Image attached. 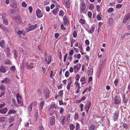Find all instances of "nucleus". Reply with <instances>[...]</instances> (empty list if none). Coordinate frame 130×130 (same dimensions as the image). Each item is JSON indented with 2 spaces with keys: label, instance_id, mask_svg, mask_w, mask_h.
I'll return each instance as SVG.
<instances>
[{
  "label": "nucleus",
  "instance_id": "nucleus-1",
  "mask_svg": "<svg viewBox=\"0 0 130 130\" xmlns=\"http://www.w3.org/2000/svg\"><path fill=\"white\" fill-rule=\"evenodd\" d=\"M79 8L80 13H84V12L86 8V4L84 2H81L79 6Z\"/></svg>",
  "mask_w": 130,
  "mask_h": 130
},
{
  "label": "nucleus",
  "instance_id": "nucleus-2",
  "mask_svg": "<svg viewBox=\"0 0 130 130\" xmlns=\"http://www.w3.org/2000/svg\"><path fill=\"white\" fill-rule=\"evenodd\" d=\"M81 67V64L78 63L74 65L73 67L74 72L75 73H77L80 69Z\"/></svg>",
  "mask_w": 130,
  "mask_h": 130
},
{
  "label": "nucleus",
  "instance_id": "nucleus-3",
  "mask_svg": "<svg viewBox=\"0 0 130 130\" xmlns=\"http://www.w3.org/2000/svg\"><path fill=\"white\" fill-rule=\"evenodd\" d=\"M119 111L118 110L115 111L114 113H113L112 118L114 121H116L117 120L119 116Z\"/></svg>",
  "mask_w": 130,
  "mask_h": 130
},
{
  "label": "nucleus",
  "instance_id": "nucleus-4",
  "mask_svg": "<svg viewBox=\"0 0 130 130\" xmlns=\"http://www.w3.org/2000/svg\"><path fill=\"white\" fill-rule=\"evenodd\" d=\"M16 98L18 103L20 106H21L22 104L21 102V100L22 99V96L19 95V94L18 93L17 94Z\"/></svg>",
  "mask_w": 130,
  "mask_h": 130
},
{
  "label": "nucleus",
  "instance_id": "nucleus-5",
  "mask_svg": "<svg viewBox=\"0 0 130 130\" xmlns=\"http://www.w3.org/2000/svg\"><path fill=\"white\" fill-rule=\"evenodd\" d=\"M113 101L115 104H119L121 103V100L120 98L118 97V96H115L113 99Z\"/></svg>",
  "mask_w": 130,
  "mask_h": 130
},
{
  "label": "nucleus",
  "instance_id": "nucleus-6",
  "mask_svg": "<svg viewBox=\"0 0 130 130\" xmlns=\"http://www.w3.org/2000/svg\"><path fill=\"white\" fill-rule=\"evenodd\" d=\"M130 19V13H128L124 16L123 21L124 23H125L128 20Z\"/></svg>",
  "mask_w": 130,
  "mask_h": 130
},
{
  "label": "nucleus",
  "instance_id": "nucleus-7",
  "mask_svg": "<svg viewBox=\"0 0 130 130\" xmlns=\"http://www.w3.org/2000/svg\"><path fill=\"white\" fill-rule=\"evenodd\" d=\"M10 6L13 8H16L17 7V4L16 2L14 0H11L10 4Z\"/></svg>",
  "mask_w": 130,
  "mask_h": 130
},
{
  "label": "nucleus",
  "instance_id": "nucleus-8",
  "mask_svg": "<svg viewBox=\"0 0 130 130\" xmlns=\"http://www.w3.org/2000/svg\"><path fill=\"white\" fill-rule=\"evenodd\" d=\"M10 82L11 80L10 79L6 77L1 81V83L2 84L5 83L6 84L10 83Z\"/></svg>",
  "mask_w": 130,
  "mask_h": 130
},
{
  "label": "nucleus",
  "instance_id": "nucleus-9",
  "mask_svg": "<svg viewBox=\"0 0 130 130\" xmlns=\"http://www.w3.org/2000/svg\"><path fill=\"white\" fill-rule=\"evenodd\" d=\"M50 92L48 90H44L43 92V93L45 96V98L46 99H48L50 97Z\"/></svg>",
  "mask_w": 130,
  "mask_h": 130
},
{
  "label": "nucleus",
  "instance_id": "nucleus-10",
  "mask_svg": "<svg viewBox=\"0 0 130 130\" xmlns=\"http://www.w3.org/2000/svg\"><path fill=\"white\" fill-rule=\"evenodd\" d=\"M13 19L14 20L18 23H21L22 22L21 18L20 16H18Z\"/></svg>",
  "mask_w": 130,
  "mask_h": 130
},
{
  "label": "nucleus",
  "instance_id": "nucleus-11",
  "mask_svg": "<svg viewBox=\"0 0 130 130\" xmlns=\"http://www.w3.org/2000/svg\"><path fill=\"white\" fill-rule=\"evenodd\" d=\"M55 116H53L51 117L50 119V124L51 125H53L55 123Z\"/></svg>",
  "mask_w": 130,
  "mask_h": 130
},
{
  "label": "nucleus",
  "instance_id": "nucleus-12",
  "mask_svg": "<svg viewBox=\"0 0 130 130\" xmlns=\"http://www.w3.org/2000/svg\"><path fill=\"white\" fill-rule=\"evenodd\" d=\"M26 68L28 69H31L33 68L34 67L33 66L34 64L33 63L31 62L28 65V63H26Z\"/></svg>",
  "mask_w": 130,
  "mask_h": 130
},
{
  "label": "nucleus",
  "instance_id": "nucleus-13",
  "mask_svg": "<svg viewBox=\"0 0 130 130\" xmlns=\"http://www.w3.org/2000/svg\"><path fill=\"white\" fill-rule=\"evenodd\" d=\"M36 14L37 17L38 18H41L42 17L43 14L41 13V10L39 9L36 10Z\"/></svg>",
  "mask_w": 130,
  "mask_h": 130
},
{
  "label": "nucleus",
  "instance_id": "nucleus-14",
  "mask_svg": "<svg viewBox=\"0 0 130 130\" xmlns=\"http://www.w3.org/2000/svg\"><path fill=\"white\" fill-rule=\"evenodd\" d=\"M59 7H60L59 6L57 5L56 7L55 8L53 9L52 10V13L54 15H55L57 14L59 11L58 8Z\"/></svg>",
  "mask_w": 130,
  "mask_h": 130
},
{
  "label": "nucleus",
  "instance_id": "nucleus-15",
  "mask_svg": "<svg viewBox=\"0 0 130 130\" xmlns=\"http://www.w3.org/2000/svg\"><path fill=\"white\" fill-rule=\"evenodd\" d=\"M91 102L90 101L88 102L87 103L86 105L85 108L86 109V112L87 113L89 110V109L90 107Z\"/></svg>",
  "mask_w": 130,
  "mask_h": 130
},
{
  "label": "nucleus",
  "instance_id": "nucleus-16",
  "mask_svg": "<svg viewBox=\"0 0 130 130\" xmlns=\"http://www.w3.org/2000/svg\"><path fill=\"white\" fill-rule=\"evenodd\" d=\"M52 57L51 55L49 56L48 57L47 61L46 58H45L44 61L46 62V63L47 64H49L50 63H51L52 61Z\"/></svg>",
  "mask_w": 130,
  "mask_h": 130
},
{
  "label": "nucleus",
  "instance_id": "nucleus-17",
  "mask_svg": "<svg viewBox=\"0 0 130 130\" xmlns=\"http://www.w3.org/2000/svg\"><path fill=\"white\" fill-rule=\"evenodd\" d=\"M122 102L123 103L126 104L127 103L128 100H126L125 96V95L124 94L122 96Z\"/></svg>",
  "mask_w": 130,
  "mask_h": 130
},
{
  "label": "nucleus",
  "instance_id": "nucleus-18",
  "mask_svg": "<svg viewBox=\"0 0 130 130\" xmlns=\"http://www.w3.org/2000/svg\"><path fill=\"white\" fill-rule=\"evenodd\" d=\"M80 81L82 82L81 84L82 85L84 84L87 82L86 79L84 76L82 77L80 79Z\"/></svg>",
  "mask_w": 130,
  "mask_h": 130
},
{
  "label": "nucleus",
  "instance_id": "nucleus-19",
  "mask_svg": "<svg viewBox=\"0 0 130 130\" xmlns=\"http://www.w3.org/2000/svg\"><path fill=\"white\" fill-rule=\"evenodd\" d=\"M95 28L94 26H92L91 27L88 29V32L91 34H92L94 31Z\"/></svg>",
  "mask_w": 130,
  "mask_h": 130
},
{
  "label": "nucleus",
  "instance_id": "nucleus-20",
  "mask_svg": "<svg viewBox=\"0 0 130 130\" xmlns=\"http://www.w3.org/2000/svg\"><path fill=\"white\" fill-rule=\"evenodd\" d=\"M7 108L6 107H5L0 110V113L2 114H5L7 112Z\"/></svg>",
  "mask_w": 130,
  "mask_h": 130
},
{
  "label": "nucleus",
  "instance_id": "nucleus-21",
  "mask_svg": "<svg viewBox=\"0 0 130 130\" xmlns=\"http://www.w3.org/2000/svg\"><path fill=\"white\" fill-rule=\"evenodd\" d=\"M0 28L3 30L4 31H8V30L4 25L0 24Z\"/></svg>",
  "mask_w": 130,
  "mask_h": 130
},
{
  "label": "nucleus",
  "instance_id": "nucleus-22",
  "mask_svg": "<svg viewBox=\"0 0 130 130\" xmlns=\"http://www.w3.org/2000/svg\"><path fill=\"white\" fill-rule=\"evenodd\" d=\"M44 105V100L42 99L40 104L39 109L42 110Z\"/></svg>",
  "mask_w": 130,
  "mask_h": 130
},
{
  "label": "nucleus",
  "instance_id": "nucleus-23",
  "mask_svg": "<svg viewBox=\"0 0 130 130\" xmlns=\"http://www.w3.org/2000/svg\"><path fill=\"white\" fill-rule=\"evenodd\" d=\"M6 68L3 66H1L0 67V71L2 73H5L6 72Z\"/></svg>",
  "mask_w": 130,
  "mask_h": 130
},
{
  "label": "nucleus",
  "instance_id": "nucleus-24",
  "mask_svg": "<svg viewBox=\"0 0 130 130\" xmlns=\"http://www.w3.org/2000/svg\"><path fill=\"white\" fill-rule=\"evenodd\" d=\"M37 27V24H35L33 25H31L29 27L30 31L34 29Z\"/></svg>",
  "mask_w": 130,
  "mask_h": 130
},
{
  "label": "nucleus",
  "instance_id": "nucleus-25",
  "mask_svg": "<svg viewBox=\"0 0 130 130\" xmlns=\"http://www.w3.org/2000/svg\"><path fill=\"white\" fill-rule=\"evenodd\" d=\"M5 42L4 40H2L0 42V45L1 47L3 48H4L5 46L6 43Z\"/></svg>",
  "mask_w": 130,
  "mask_h": 130
},
{
  "label": "nucleus",
  "instance_id": "nucleus-26",
  "mask_svg": "<svg viewBox=\"0 0 130 130\" xmlns=\"http://www.w3.org/2000/svg\"><path fill=\"white\" fill-rule=\"evenodd\" d=\"M17 34L19 35H20L21 34H22L23 36H24L25 35V34L24 31H21L20 30H19L17 32Z\"/></svg>",
  "mask_w": 130,
  "mask_h": 130
},
{
  "label": "nucleus",
  "instance_id": "nucleus-27",
  "mask_svg": "<svg viewBox=\"0 0 130 130\" xmlns=\"http://www.w3.org/2000/svg\"><path fill=\"white\" fill-rule=\"evenodd\" d=\"M72 82V80H70L68 83L67 86V88L68 90H69L70 89V86Z\"/></svg>",
  "mask_w": 130,
  "mask_h": 130
},
{
  "label": "nucleus",
  "instance_id": "nucleus-28",
  "mask_svg": "<svg viewBox=\"0 0 130 130\" xmlns=\"http://www.w3.org/2000/svg\"><path fill=\"white\" fill-rule=\"evenodd\" d=\"M16 111H15V110L14 109H12L10 110L8 112V113L9 114L11 115V114H16Z\"/></svg>",
  "mask_w": 130,
  "mask_h": 130
},
{
  "label": "nucleus",
  "instance_id": "nucleus-29",
  "mask_svg": "<svg viewBox=\"0 0 130 130\" xmlns=\"http://www.w3.org/2000/svg\"><path fill=\"white\" fill-rule=\"evenodd\" d=\"M6 88V87L4 85L2 84L0 86V89L1 91L4 90Z\"/></svg>",
  "mask_w": 130,
  "mask_h": 130
},
{
  "label": "nucleus",
  "instance_id": "nucleus-30",
  "mask_svg": "<svg viewBox=\"0 0 130 130\" xmlns=\"http://www.w3.org/2000/svg\"><path fill=\"white\" fill-rule=\"evenodd\" d=\"M94 6L93 4H90L88 6V8L89 10H92L94 8Z\"/></svg>",
  "mask_w": 130,
  "mask_h": 130
},
{
  "label": "nucleus",
  "instance_id": "nucleus-31",
  "mask_svg": "<svg viewBox=\"0 0 130 130\" xmlns=\"http://www.w3.org/2000/svg\"><path fill=\"white\" fill-rule=\"evenodd\" d=\"M65 6L67 8L70 7V3L69 1H66Z\"/></svg>",
  "mask_w": 130,
  "mask_h": 130
},
{
  "label": "nucleus",
  "instance_id": "nucleus-32",
  "mask_svg": "<svg viewBox=\"0 0 130 130\" xmlns=\"http://www.w3.org/2000/svg\"><path fill=\"white\" fill-rule=\"evenodd\" d=\"M5 63L6 64L11 65V62L10 60L8 59H7L5 60Z\"/></svg>",
  "mask_w": 130,
  "mask_h": 130
},
{
  "label": "nucleus",
  "instance_id": "nucleus-33",
  "mask_svg": "<svg viewBox=\"0 0 130 130\" xmlns=\"http://www.w3.org/2000/svg\"><path fill=\"white\" fill-rule=\"evenodd\" d=\"M12 101L13 103L14 104V105L16 107H18L19 106L16 103V101L15 99L14 98H13L12 99Z\"/></svg>",
  "mask_w": 130,
  "mask_h": 130
},
{
  "label": "nucleus",
  "instance_id": "nucleus-34",
  "mask_svg": "<svg viewBox=\"0 0 130 130\" xmlns=\"http://www.w3.org/2000/svg\"><path fill=\"white\" fill-rule=\"evenodd\" d=\"M75 126L73 124H70L69 125V128L70 130H73L75 128Z\"/></svg>",
  "mask_w": 130,
  "mask_h": 130
},
{
  "label": "nucleus",
  "instance_id": "nucleus-35",
  "mask_svg": "<svg viewBox=\"0 0 130 130\" xmlns=\"http://www.w3.org/2000/svg\"><path fill=\"white\" fill-rule=\"evenodd\" d=\"M6 118L5 117H1L0 118V123H3L4 122L5 120V119Z\"/></svg>",
  "mask_w": 130,
  "mask_h": 130
},
{
  "label": "nucleus",
  "instance_id": "nucleus-36",
  "mask_svg": "<svg viewBox=\"0 0 130 130\" xmlns=\"http://www.w3.org/2000/svg\"><path fill=\"white\" fill-rule=\"evenodd\" d=\"M37 104V103L36 102H33L31 103L30 105H31L33 107H35L36 106Z\"/></svg>",
  "mask_w": 130,
  "mask_h": 130
},
{
  "label": "nucleus",
  "instance_id": "nucleus-37",
  "mask_svg": "<svg viewBox=\"0 0 130 130\" xmlns=\"http://www.w3.org/2000/svg\"><path fill=\"white\" fill-rule=\"evenodd\" d=\"M79 22L82 24H84L85 23V20H84L81 19L79 20Z\"/></svg>",
  "mask_w": 130,
  "mask_h": 130
},
{
  "label": "nucleus",
  "instance_id": "nucleus-38",
  "mask_svg": "<svg viewBox=\"0 0 130 130\" xmlns=\"http://www.w3.org/2000/svg\"><path fill=\"white\" fill-rule=\"evenodd\" d=\"M122 4H118L116 5V8L117 9H120L122 7Z\"/></svg>",
  "mask_w": 130,
  "mask_h": 130
},
{
  "label": "nucleus",
  "instance_id": "nucleus-39",
  "mask_svg": "<svg viewBox=\"0 0 130 130\" xmlns=\"http://www.w3.org/2000/svg\"><path fill=\"white\" fill-rule=\"evenodd\" d=\"M63 90H61L58 92V96L60 97L62 96L63 95Z\"/></svg>",
  "mask_w": 130,
  "mask_h": 130
},
{
  "label": "nucleus",
  "instance_id": "nucleus-40",
  "mask_svg": "<svg viewBox=\"0 0 130 130\" xmlns=\"http://www.w3.org/2000/svg\"><path fill=\"white\" fill-rule=\"evenodd\" d=\"M3 23L6 25H7L8 24V20L7 19H4L3 20Z\"/></svg>",
  "mask_w": 130,
  "mask_h": 130
},
{
  "label": "nucleus",
  "instance_id": "nucleus-41",
  "mask_svg": "<svg viewBox=\"0 0 130 130\" xmlns=\"http://www.w3.org/2000/svg\"><path fill=\"white\" fill-rule=\"evenodd\" d=\"M10 70L11 71L14 72L15 71L16 68L14 66H12L10 68Z\"/></svg>",
  "mask_w": 130,
  "mask_h": 130
},
{
  "label": "nucleus",
  "instance_id": "nucleus-42",
  "mask_svg": "<svg viewBox=\"0 0 130 130\" xmlns=\"http://www.w3.org/2000/svg\"><path fill=\"white\" fill-rule=\"evenodd\" d=\"M122 126L124 128L127 129L128 127V125L127 124L124 123L123 124Z\"/></svg>",
  "mask_w": 130,
  "mask_h": 130
},
{
  "label": "nucleus",
  "instance_id": "nucleus-43",
  "mask_svg": "<svg viewBox=\"0 0 130 130\" xmlns=\"http://www.w3.org/2000/svg\"><path fill=\"white\" fill-rule=\"evenodd\" d=\"M13 52H14V56L16 58L17 57L18 55L17 54V51L16 50H14L13 51Z\"/></svg>",
  "mask_w": 130,
  "mask_h": 130
},
{
  "label": "nucleus",
  "instance_id": "nucleus-44",
  "mask_svg": "<svg viewBox=\"0 0 130 130\" xmlns=\"http://www.w3.org/2000/svg\"><path fill=\"white\" fill-rule=\"evenodd\" d=\"M66 18H65V17H64V18L63 19V20L64 21V23L65 24H68V23L69 21L68 19L66 18Z\"/></svg>",
  "mask_w": 130,
  "mask_h": 130
},
{
  "label": "nucleus",
  "instance_id": "nucleus-45",
  "mask_svg": "<svg viewBox=\"0 0 130 130\" xmlns=\"http://www.w3.org/2000/svg\"><path fill=\"white\" fill-rule=\"evenodd\" d=\"M66 117L64 116V117L62 119V120L61 121V123H62V124L63 125L65 123V120H66Z\"/></svg>",
  "mask_w": 130,
  "mask_h": 130
},
{
  "label": "nucleus",
  "instance_id": "nucleus-46",
  "mask_svg": "<svg viewBox=\"0 0 130 130\" xmlns=\"http://www.w3.org/2000/svg\"><path fill=\"white\" fill-rule=\"evenodd\" d=\"M64 14V12L62 10H61L59 12V14L60 16H63Z\"/></svg>",
  "mask_w": 130,
  "mask_h": 130
},
{
  "label": "nucleus",
  "instance_id": "nucleus-47",
  "mask_svg": "<svg viewBox=\"0 0 130 130\" xmlns=\"http://www.w3.org/2000/svg\"><path fill=\"white\" fill-rule=\"evenodd\" d=\"M74 50H71L69 52V55L70 56H72L73 55L74 53Z\"/></svg>",
  "mask_w": 130,
  "mask_h": 130
},
{
  "label": "nucleus",
  "instance_id": "nucleus-48",
  "mask_svg": "<svg viewBox=\"0 0 130 130\" xmlns=\"http://www.w3.org/2000/svg\"><path fill=\"white\" fill-rule=\"evenodd\" d=\"M113 8H109L107 10V12H113Z\"/></svg>",
  "mask_w": 130,
  "mask_h": 130
},
{
  "label": "nucleus",
  "instance_id": "nucleus-49",
  "mask_svg": "<svg viewBox=\"0 0 130 130\" xmlns=\"http://www.w3.org/2000/svg\"><path fill=\"white\" fill-rule=\"evenodd\" d=\"M33 107L32 106L30 105L28 107V109L29 111H31L32 109V108Z\"/></svg>",
  "mask_w": 130,
  "mask_h": 130
},
{
  "label": "nucleus",
  "instance_id": "nucleus-50",
  "mask_svg": "<svg viewBox=\"0 0 130 130\" xmlns=\"http://www.w3.org/2000/svg\"><path fill=\"white\" fill-rule=\"evenodd\" d=\"M95 129V125H93L90 127L89 130H94Z\"/></svg>",
  "mask_w": 130,
  "mask_h": 130
},
{
  "label": "nucleus",
  "instance_id": "nucleus-51",
  "mask_svg": "<svg viewBox=\"0 0 130 130\" xmlns=\"http://www.w3.org/2000/svg\"><path fill=\"white\" fill-rule=\"evenodd\" d=\"M88 15L89 18H90L92 16V13L91 11H88L87 13Z\"/></svg>",
  "mask_w": 130,
  "mask_h": 130
},
{
  "label": "nucleus",
  "instance_id": "nucleus-52",
  "mask_svg": "<svg viewBox=\"0 0 130 130\" xmlns=\"http://www.w3.org/2000/svg\"><path fill=\"white\" fill-rule=\"evenodd\" d=\"M80 128V126L78 123H76V128L75 130H78Z\"/></svg>",
  "mask_w": 130,
  "mask_h": 130
},
{
  "label": "nucleus",
  "instance_id": "nucleus-53",
  "mask_svg": "<svg viewBox=\"0 0 130 130\" xmlns=\"http://www.w3.org/2000/svg\"><path fill=\"white\" fill-rule=\"evenodd\" d=\"M79 107L80 108V111H82L83 110V104L82 103H81L79 105Z\"/></svg>",
  "mask_w": 130,
  "mask_h": 130
},
{
  "label": "nucleus",
  "instance_id": "nucleus-54",
  "mask_svg": "<svg viewBox=\"0 0 130 130\" xmlns=\"http://www.w3.org/2000/svg\"><path fill=\"white\" fill-rule=\"evenodd\" d=\"M22 7H25L27 6V5L25 2H23L22 3Z\"/></svg>",
  "mask_w": 130,
  "mask_h": 130
},
{
  "label": "nucleus",
  "instance_id": "nucleus-55",
  "mask_svg": "<svg viewBox=\"0 0 130 130\" xmlns=\"http://www.w3.org/2000/svg\"><path fill=\"white\" fill-rule=\"evenodd\" d=\"M70 74L68 71H66L65 73V76L66 77H68L69 76V74Z\"/></svg>",
  "mask_w": 130,
  "mask_h": 130
},
{
  "label": "nucleus",
  "instance_id": "nucleus-56",
  "mask_svg": "<svg viewBox=\"0 0 130 130\" xmlns=\"http://www.w3.org/2000/svg\"><path fill=\"white\" fill-rule=\"evenodd\" d=\"M68 56V53H66L65 55L64 56V59H63V61L64 62H65L66 61V59L67 58V57Z\"/></svg>",
  "mask_w": 130,
  "mask_h": 130
},
{
  "label": "nucleus",
  "instance_id": "nucleus-57",
  "mask_svg": "<svg viewBox=\"0 0 130 130\" xmlns=\"http://www.w3.org/2000/svg\"><path fill=\"white\" fill-rule=\"evenodd\" d=\"M78 114L77 113H76L74 115L75 120H77L78 118Z\"/></svg>",
  "mask_w": 130,
  "mask_h": 130
},
{
  "label": "nucleus",
  "instance_id": "nucleus-58",
  "mask_svg": "<svg viewBox=\"0 0 130 130\" xmlns=\"http://www.w3.org/2000/svg\"><path fill=\"white\" fill-rule=\"evenodd\" d=\"M29 12L30 13H31L32 12V7L31 6H30L29 7Z\"/></svg>",
  "mask_w": 130,
  "mask_h": 130
},
{
  "label": "nucleus",
  "instance_id": "nucleus-59",
  "mask_svg": "<svg viewBox=\"0 0 130 130\" xmlns=\"http://www.w3.org/2000/svg\"><path fill=\"white\" fill-rule=\"evenodd\" d=\"M97 20H98L100 21L101 20V18L99 14L97 15L96 17Z\"/></svg>",
  "mask_w": 130,
  "mask_h": 130
},
{
  "label": "nucleus",
  "instance_id": "nucleus-60",
  "mask_svg": "<svg viewBox=\"0 0 130 130\" xmlns=\"http://www.w3.org/2000/svg\"><path fill=\"white\" fill-rule=\"evenodd\" d=\"M64 109L62 108H61L59 111V113L60 114H63L64 111Z\"/></svg>",
  "mask_w": 130,
  "mask_h": 130
},
{
  "label": "nucleus",
  "instance_id": "nucleus-61",
  "mask_svg": "<svg viewBox=\"0 0 130 130\" xmlns=\"http://www.w3.org/2000/svg\"><path fill=\"white\" fill-rule=\"evenodd\" d=\"M118 83V81L117 79H116L114 81V84L116 86L117 85V84Z\"/></svg>",
  "mask_w": 130,
  "mask_h": 130
},
{
  "label": "nucleus",
  "instance_id": "nucleus-62",
  "mask_svg": "<svg viewBox=\"0 0 130 130\" xmlns=\"http://www.w3.org/2000/svg\"><path fill=\"white\" fill-rule=\"evenodd\" d=\"M77 33L75 30H74L73 33V37L74 38H75L77 36Z\"/></svg>",
  "mask_w": 130,
  "mask_h": 130
},
{
  "label": "nucleus",
  "instance_id": "nucleus-63",
  "mask_svg": "<svg viewBox=\"0 0 130 130\" xmlns=\"http://www.w3.org/2000/svg\"><path fill=\"white\" fill-rule=\"evenodd\" d=\"M115 3L114 2H112L109 4V6L111 7H113L115 6Z\"/></svg>",
  "mask_w": 130,
  "mask_h": 130
},
{
  "label": "nucleus",
  "instance_id": "nucleus-64",
  "mask_svg": "<svg viewBox=\"0 0 130 130\" xmlns=\"http://www.w3.org/2000/svg\"><path fill=\"white\" fill-rule=\"evenodd\" d=\"M55 104H52L50 107V109H53L54 108H55Z\"/></svg>",
  "mask_w": 130,
  "mask_h": 130
}]
</instances>
